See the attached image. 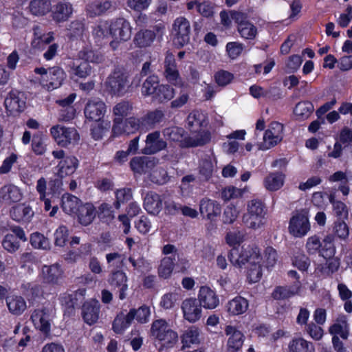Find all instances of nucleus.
<instances>
[{
	"instance_id": "bf43d9fd",
	"label": "nucleus",
	"mask_w": 352,
	"mask_h": 352,
	"mask_svg": "<svg viewBox=\"0 0 352 352\" xmlns=\"http://www.w3.org/2000/svg\"><path fill=\"white\" fill-rule=\"evenodd\" d=\"M330 203L333 205L334 214L339 219L340 221L344 220L348 218V210L345 204L339 201L334 200V196L330 195L329 196Z\"/></svg>"
},
{
	"instance_id": "aec40b11",
	"label": "nucleus",
	"mask_w": 352,
	"mask_h": 352,
	"mask_svg": "<svg viewBox=\"0 0 352 352\" xmlns=\"http://www.w3.org/2000/svg\"><path fill=\"white\" fill-rule=\"evenodd\" d=\"M260 255L261 252L259 249L258 248H254L252 249L250 257L247 259L246 262L250 263V264H258L260 262L273 264L278 261L277 252L276 250L272 247L265 248L261 259H259Z\"/></svg>"
},
{
	"instance_id": "5fc2aeb1",
	"label": "nucleus",
	"mask_w": 352,
	"mask_h": 352,
	"mask_svg": "<svg viewBox=\"0 0 352 352\" xmlns=\"http://www.w3.org/2000/svg\"><path fill=\"white\" fill-rule=\"evenodd\" d=\"M78 57L81 60L86 61L87 63H100L104 60L103 55L91 48H83L78 52Z\"/></svg>"
},
{
	"instance_id": "20e7f679",
	"label": "nucleus",
	"mask_w": 352,
	"mask_h": 352,
	"mask_svg": "<svg viewBox=\"0 0 352 352\" xmlns=\"http://www.w3.org/2000/svg\"><path fill=\"white\" fill-rule=\"evenodd\" d=\"M54 158L60 160L55 167V175L58 177L54 181L58 184V186L62 185L61 179L73 175L79 166L78 160L72 155L65 156V151L63 150H56L52 152Z\"/></svg>"
},
{
	"instance_id": "37998d69",
	"label": "nucleus",
	"mask_w": 352,
	"mask_h": 352,
	"mask_svg": "<svg viewBox=\"0 0 352 352\" xmlns=\"http://www.w3.org/2000/svg\"><path fill=\"white\" fill-rule=\"evenodd\" d=\"M21 289L29 302L40 298L43 293L41 285L32 283H23L21 286Z\"/></svg>"
},
{
	"instance_id": "13d9d810",
	"label": "nucleus",
	"mask_w": 352,
	"mask_h": 352,
	"mask_svg": "<svg viewBox=\"0 0 352 352\" xmlns=\"http://www.w3.org/2000/svg\"><path fill=\"white\" fill-rule=\"evenodd\" d=\"M71 72L79 78H86L91 74V67L86 61L76 60L72 63Z\"/></svg>"
},
{
	"instance_id": "2eb2a0df",
	"label": "nucleus",
	"mask_w": 352,
	"mask_h": 352,
	"mask_svg": "<svg viewBox=\"0 0 352 352\" xmlns=\"http://www.w3.org/2000/svg\"><path fill=\"white\" fill-rule=\"evenodd\" d=\"M232 17L238 24V32L245 39H254L257 34V28L253 23L246 19L243 13H232Z\"/></svg>"
},
{
	"instance_id": "4d7b16f0",
	"label": "nucleus",
	"mask_w": 352,
	"mask_h": 352,
	"mask_svg": "<svg viewBox=\"0 0 352 352\" xmlns=\"http://www.w3.org/2000/svg\"><path fill=\"white\" fill-rule=\"evenodd\" d=\"M314 105L309 101L298 102L294 110V113L298 120H305L308 118L314 111Z\"/></svg>"
},
{
	"instance_id": "423d86ee",
	"label": "nucleus",
	"mask_w": 352,
	"mask_h": 352,
	"mask_svg": "<svg viewBox=\"0 0 352 352\" xmlns=\"http://www.w3.org/2000/svg\"><path fill=\"white\" fill-rule=\"evenodd\" d=\"M283 125L272 122L265 131L263 141L258 143L259 150L267 151L278 144L283 139Z\"/></svg>"
},
{
	"instance_id": "9d476101",
	"label": "nucleus",
	"mask_w": 352,
	"mask_h": 352,
	"mask_svg": "<svg viewBox=\"0 0 352 352\" xmlns=\"http://www.w3.org/2000/svg\"><path fill=\"white\" fill-rule=\"evenodd\" d=\"M174 43L183 47L190 41V24L189 21L184 17H177L173 25Z\"/></svg>"
},
{
	"instance_id": "473e14b6",
	"label": "nucleus",
	"mask_w": 352,
	"mask_h": 352,
	"mask_svg": "<svg viewBox=\"0 0 352 352\" xmlns=\"http://www.w3.org/2000/svg\"><path fill=\"white\" fill-rule=\"evenodd\" d=\"M154 165L153 160L149 157H135L130 162L132 170L140 174L148 171Z\"/></svg>"
},
{
	"instance_id": "4be33fe9",
	"label": "nucleus",
	"mask_w": 352,
	"mask_h": 352,
	"mask_svg": "<svg viewBox=\"0 0 352 352\" xmlns=\"http://www.w3.org/2000/svg\"><path fill=\"white\" fill-rule=\"evenodd\" d=\"M199 211L203 218L212 221L220 214L221 207L216 201L204 198L200 201Z\"/></svg>"
},
{
	"instance_id": "7ed1b4c3",
	"label": "nucleus",
	"mask_w": 352,
	"mask_h": 352,
	"mask_svg": "<svg viewBox=\"0 0 352 352\" xmlns=\"http://www.w3.org/2000/svg\"><path fill=\"white\" fill-rule=\"evenodd\" d=\"M34 72L38 75L35 77L34 82L47 91H52L61 87L67 77L65 72L59 67L47 69L36 67L34 69Z\"/></svg>"
},
{
	"instance_id": "ea45409f",
	"label": "nucleus",
	"mask_w": 352,
	"mask_h": 352,
	"mask_svg": "<svg viewBox=\"0 0 352 352\" xmlns=\"http://www.w3.org/2000/svg\"><path fill=\"white\" fill-rule=\"evenodd\" d=\"M175 94V89L172 87L160 84L152 100L157 103H164L172 100Z\"/></svg>"
},
{
	"instance_id": "f704fd0d",
	"label": "nucleus",
	"mask_w": 352,
	"mask_h": 352,
	"mask_svg": "<svg viewBox=\"0 0 352 352\" xmlns=\"http://www.w3.org/2000/svg\"><path fill=\"white\" fill-rule=\"evenodd\" d=\"M249 307L248 301L241 297L237 296L230 300L227 304V311L233 316L245 313Z\"/></svg>"
},
{
	"instance_id": "b1692460",
	"label": "nucleus",
	"mask_w": 352,
	"mask_h": 352,
	"mask_svg": "<svg viewBox=\"0 0 352 352\" xmlns=\"http://www.w3.org/2000/svg\"><path fill=\"white\" fill-rule=\"evenodd\" d=\"M198 302L206 309H212L219 304V299L216 293L210 287H201L198 294Z\"/></svg>"
},
{
	"instance_id": "a211bd4d",
	"label": "nucleus",
	"mask_w": 352,
	"mask_h": 352,
	"mask_svg": "<svg viewBox=\"0 0 352 352\" xmlns=\"http://www.w3.org/2000/svg\"><path fill=\"white\" fill-rule=\"evenodd\" d=\"M31 320L36 329L43 334L47 336L51 329L50 314L47 309H35L31 315Z\"/></svg>"
},
{
	"instance_id": "7c9ffc66",
	"label": "nucleus",
	"mask_w": 352,
	"mask_h": 352,
	"mask_svg": "<svg viewBox=\"0 0 352 352\" xmlns=\"http://www.w3.org/2000/svg\"><path fill=\"white\" fill-rule=\"evenodd\" d=\"M329 331L333 336L339 335L342 339L346 340L349 335V326L346 317L344 315H340L329 327Z\"/></svg>"
},
{
	"instance_id": "4468645a",
	"label": "nucleus",
	"mask_w": 352,
	"mask_h": 352,
	"mask_svg": "<svg viewBox=\"0 0 352 352\" xmlns=\"http://www.w3.org/2000/svg\"><path fill=\"white\" fill-rule=\"evenodd\" d=\"M85 289H78L72 294H65L61 298V302L65 309V314L70 316L74 314V310L83 302L85 300Z\"/></svg>"
},
{
	"instance_id": "412c9836",
	"label": "nucleus",
	"mask_w": 352,
	"mask_h": 352,
	"mask_svg": "<svg viewBox=\"0 0 352 352\" xmlns=\"http://www.w3.org/2000/svg\"><path fill=\"white\" fill-rule=\"evenodd\" d=\"M225 333L229 337L227 342L228 352L239 351L244 341L242 332L233 326L228 325L225 328Z\"/></svg>"
},
{
	"instance_id": "72a5a7b5",
	"label": "nucleus",
	"mask_w": 352,
	"mask_h": 352,
	"mask_svg": "<svg viewBox=\"0 0 352 352\" xmlns=\"http://www.w3.org/2000/svg\"><path fill=\"white\" fill-rule=\"evenodd\" d=\"M112 3L109 0H96L87 6V12L90 16H99L111 9Z\"/></svg>"
},
{
	"instance_id": "a19ab883",
	"label": "nucleus",
	"mask_w": 352,
	"mask_h": 352,
	"mask_svg": "<svg viewBox=\"0 0 352 352\" xmlns=\"http://www.w3.org/2000/svg\"><path fill=\"white\" fill-rule=\"evenodd\" d=\"M284 179V175L280 173H270L264 179V186L270 191H276L283 186Z\"/></svg>"
},
{
	"instance_id": "58836bf2",
	"label": "nucleus",
	"mask_w": 352,
	"mask_h": 352,
	"mask_svg": "<svg viewBox=\"0 0 352 352\" xmlns=\"http://www.w3.org/2000/svg\"><path fill=\"white\" fill-rule=\"evenodd\" d=\"M151 309L147 305H142L138 309H131L128 313V318L132 321L135 319L140 324H145L149 321Z\"/></svg>"
},
{
	"instance_id": "338daca9",
	"label": "nucleus",
	"mask_w": 352,
	"mask_h": 352,
	"mask_svg": "<svg viewBox=\"0 0 352 352\" xmlns=\"http://www.w3.org/2000/svg\"><path fill=\"white\" fill-rule=\"evenodd\" d=\"M69 232L64 226H59L54 232V243L57 246L63 247L67 241Z\"/></svg>"
},
{
	"instance_id": "052dcab7",
	"label": "nucleus",
	"mask_w": 352,
	"mask_h": 352,
	"mask_svg": "<svg viewBox=\"0 0 352 352\" xmlns=\"http://www.w3.org/2000/svg\"><path fill=\"white\" fill-rule=\"evenodd\" d=\"M178 300L179 294L177 292H168L161 297L160 305L164 309H171L177 304Z\"/></svg>"
},
{
	"instance_id": "49530a36",
	"label": "nucleus",
	"mask_w": 352,
	"mask_h": 352,
	"mask_svg": "<svg viewBox=\"0 0 352 352\" xmlns=\"http://www.w3.org/2000/svg\"><path fill=\"white\" fill-rule=\"evenodd\" d=\"M62 274L59 265H43L41 277L47 283H56Z\"/></svg>"
},
{
	"instance_id": "cd10ccee",
	"label": "nucleus",
	"mask_w": 352,
	"mask_h": 352,
	"mask_svg": "<svg viewBox=\"0 0 352 352\" xmlns=\"http://www.w3.org/2000/svg\"><path fill=\"white\" fill-rule=\"evenodd\" d=\"M186 8L189 11L196 10L204 17H210L213 15L214 7L209 1H200V0H189L186 2Z\"/></svg>"
},
{
	"instance_id": "e2e57ef3",
	"label": "nucleus",
	"mask_w": 352,
	"mask_h": 352,
	"mask_svg": "<svg viewBox=\"0 0 352 352\" xmlns=\"http://www.w3.org/2000/svg\"><path fill=\"white\" fill-rule=\"evenodd\" d=\"M30 242L32 246L37 249L48 250L50 248L49 239L42 234L35 232L32 234Z\"/></svg>"
},
{
	"instance_id": "ddd939ff",
	"label": "nucleus",
	"mask_w": 352,
	"mask_h": 352,
	"mask_svg": "<svg viewBox=\"0 0 352 352\" xmlns=\"http://www.w3.org/2000/svg\"><path fill=\"white\" fill-rule=\"evenodd\" d=\"M107 110L104 102L99 98L88 100L84 109V113L89 120L100 122L104 117Z\"/></svg>"
},
{
	"instance_id": "680f3d73",
	"label": "nucleus",
	"mask_w": 352,
	"mask_h": 352,
	"mask_svg": "<svg viewBox=\"0 0 352 352\" xmlns=\"http://www.w3.org/2000/svg\"><path fill=\"white\" fill-rule=\"evenodd\" d=\"M131 322L132 320L128 318V314L118 315L113 320V329L116 333H121L131 325Z\"/></svg>"
},
{
	"instance_id": "1a4fd4ad",
	"label": "nucleus",
	"mask_w": 352,
	"mask_h": 352,
	"mask_svg": "<svg viewBox=\"0 0 352 352\" xmlns=\"http://www.w3.org/2000/svg\"><path fill=\"white\" fill-rule=\"evenodd\" d=\"M289 232L294 237H302L310 230V223L308 218V212L301 210L296 212L290 219Z\"/></svg>"
},
{
	"instance_id": "4c0bfd02",
	"label": "nucleus",
	"mask_w": 352,
	"mask_h": 352,
	"mask_svg": "<svg viewBox=\"0 0 352 352\" xmlns=\"http://www.w3.org/2000/svg\"><path fill=\"white\" fill-rule=\"evenodd\" d=\"M50 0H32L29 4V11L34 16H43L51 11Z\"/></svg>"
},
{
	"instance_id": "79ce46f5",
	"label": "nucleus",
	"mask_w": 352,
	"mask_h": 352,
	"mask_svg": "<svg viewBox=\"0 0 352 352\" xmlns=\"http://www.w3.org/2000/svg\"><path fill=\"white\" fill-rule=\"evenodd\" d=\"M160 85L159 78L155 75H151L144 81L141 93L144 97L151 96L153 98Z\"/></svg>"
},
{
	"instance_id": "c03bdc74",
	"label": "nucleus",
	"mask_w": 352,
	"mask_h": 352,
	"mask_svg": "<svg viewBox=\"0 0 352 352\" xmlns=\"http://www.w3.org/2000/svg\"><path fill=\"white\" fill-rule=\"evenodd\" d=\"M164 118V113L160 110H156L148 113L142 119V129L146 131L153 129L157 124H159Z\"/></svg>"
},
{
	"instance_id": "0eeeda50",
	"label": "nucleus",
	"mask_w": 352,
	"mask_h": 352,
	"mask_svg": "<svg viewBox=\"0 0 352 352\" xmlns=\"http://www.w3.org/2000/svg\"><path fill=\"white\" fill-rule=\"evenodd\" d=\"M107 85L112 94L122 96L129 91L131 82L126 73L115 70L108 77Z\"/></svg>"
},
{
	"instance_id": "69168bd1",
	"label": "nucleus",
	"mask_w": 352,
	"mask_h": 352,
	"mask_svg": "<svg viewBox=\"0 0 352 352\" xmlns=\"http://www.w3.org/2000/svg\"><path fill=\"white\" fill-rule=\"evenodd\" d=\"M162 342V347L163 348H172L178 341L177 333L173 329L166 331L160 338L158 339Z\"/></svg>"
},
{
	"instance_id": "de8ad7c7",
	"label": "nucleus",
	"mask_w": 352,
	"mask_h": 352,
	"mask_svg": "<svg viewBox=\"0 0 352 352\" xmlns=\"http://www.w3.org/2000/svg\"><path fill=\"white\" fill-rule=\"evenodd\" d=\"M156 35L150 30H142L137 32L134 38V43L140 47L150 46L154 41Z\"/></svg>"
},
{
	"instance_id": "e433bc0d",
	"label": "nucleus",
	"mask_w": 352,
	"mask_h": 352,
	"mask_svg": "<svg viewBox=\"0 0 352 352\" xmlns=\"http://www.w3.org/2000/svg\"><path fill=\"white\" fill-rule=\"evenodd\" d=\"M288 349L289 352H315L313 343L302 338L292 339L288 344Z\"/></svg>"
},
{
	"instance_id": "c9c22d12",
	"label": "nucleus",
	"mask_w": 352,
	"mask_h": 352,
	"mask_svg": "<svg viewBox=\"0 0 352 352\" xmlns=\"http://www.w3.org/2000/svg\"><path fill=\"white\" fill-rule=\"evenodd\" d=\"M300 289V283L298 282L292 287H276L272 296L276 300H283L298 294Z\"/></svg>"
},
{
	"instance_id": "9b49d317",
	"label": "nucleus",
	"mask_w": 352,
	"mask_h": 352,
	"mask_svg": "<svg viewBox=\"0 0 352 352\" xmlns=\"http://www.w3.org/2000/svg\"><path fill=\"white\" fill-rule=\"evenodd\" d=\"M142 129V119L130 117L125 120H113L112 133L115 136L129 135Z\"/></svg>"
},
{
	"instance_id": "f8f14e48",
	"label": "nucleus",
	"mask_w": 352,
	"mask_h": 352,
	"mask_svg": "<svg viewBox=\"0 0 352 352\" xmlns=\"http://www.w3.org/2000/svg\"><path fill=\"white\" fill-rule=\"evenodd\" d=\"M184 318L190 323L198 321L202 315V308L196 298L185 299L181 306Z\"/></svg>"
},
{
	"instance_id": "a18cd8bd",
	"label": "nucleus",
	"mask_w": 352,
	"mask_h": 352,
	"mask_svg": "<svg viewBox=\"0 0 352 352\" xmlns=\"http://www.w3.org/2000/svg\"><path fill=\"white\" fill-rule=\"evenodd\" d=\"M77 212L79 222L83 226L90 224L95 217L94 207L90 204L80 206Z\"/></svg>"
},
{
	"instance_id": "c756f323",
	"label": "nucleus",
	"mask_w": 352,
	"mask_h": 352,
	"mask_svg": "<svg viewBox=\"0 0 352 352\" xmlns=\"http://www.w3.org/2000/svg\"><path fill=\"white\" fill-rule=\"evenodd\" d=\"M200 341V329L196 326H191L186 329L181 336L182 349L199 344Z\"/></svg>"
},
{
	"instance_id": "39448f33",
	"label": "nucleus",
	"mask_w": 352,
	"mask_h": 352,
	"mask_svg": "<svg viewBox=\"0 0 352 352\" xmlns=\"http://www.w3.org/2000/svg\"><path fill=\"white\" fill-rule=\"evenodd\" d=\"M110 23L111 36L113 39L110 43V46L113 50H116L120 42L126 41L131 38L132 28L130 23L123 18L111 21Z\"/></svg>"
},
{
	"instance_id": "6ab92c4d",
	"label": "nucleus",
	"mask_w": 352,
	"mask_h": 352,
	"mask_svg": "<svg viewBox=\"0 0 352 352\" xmlns=\"http://www.w3.org/2000/svg\"><path fill=\"white\" fill-rule=\"evenodd\" d=\"M5 106L10 114L22 112L25 107L24 94L17 91H11L5 100Z\"/></svg>"
},
{
	"instance_id": "0e129e2a",
	"label": "nucleus",
	"mask_w": 352,
	"mask_h": 352,
	"mask_svg": "<svg viewBox=\"0 0 352 352\" xmlns=\"http://www.w3.org/2000/svg\"><path fill=\"white\" fill-rule=\"evenodd\" d=\"M243 195L242 189L236 188L232 186L226 187L222 190L221 198L225 201H228L231 199H236L241 197Z\"/></svg>"
},
{
	"instance_id": "6e6d98bb",
	"label": "nucleus",
	"mask_w": 352,
	"mask_h": 352,
	"mask_svg": "<svg viewBox=\"0 0 352 352\" xmlns=\"http://www.w3.org/2000/svg\"><path fill=\"white\" fill-rule=\"evenodd\" d=\"M170 327L168 322L164 319H157L154 320L151 327L150 332L152 336L158 340L164 334L166 333V331H170Z\"/></svg>"
},
{
	"instance_id": "09e8293b",
	"label": "nucleus",
	"mask_w": 352,
	"mask_h": 352,
	"mask_svg": "<svg viewBox=\"0 0 352 352\" xmlns=\"http://www.w3.org/2000/svg\"><path fill=\"white\" fill-rule=\"evenodd\" d=\"M111 23L109 21H100L93 28L92 35L96 42H100L111 35Z\"/></svg>"
},
{
	"instance_id": "393cba45",
	"label": "nucleus",
	"mask_w": 352,
	"mask_h": 352,
	"mask_svg": "<svg viewBox=\"0 0 352 352\" xmlns=\"http://www.w3.org/2000/svg\"><path fill=\"white\" fill-rule=\"evenodd\" d=\"M100 304L98 301L91 300L83 304L82 317L85 322L91 325L97 322L99 318Z\"/></svg>"
},
{
	"instance_id": "2f4dec72",
	"label": "nucleus",
	"mask_w": 352,
	"mask_h": 352,
	"mask_svg": "<svg viewBox=\"0 0 352 352\" xmlns=\"http://www.w3.org/2000/svg\"><path fill=\"white\" fill-rule=\"evenodd\" d=\"M144 206L148 213L158 214L162 209V200L159 195L151 192L144 197Z\"/></svg>"
},
{
	"instance_id": "603ef678",
	"label": "nucleus",
	"mask_w": 352,
	"mask_h": 352,
	"mask_svg": "<svg viewBox=\"0 0 352 352\" xmlns=\"http://www.w3.org/2000/svg\"><path fill=\"white\" fill-rule=\"evenodd\" d=\"M333 241L334 236L331 234H328L321 241L322 245L320 250V255L327 260L335 255L336 248Z\"/></svg>"
},
{
	"instance_id": "c85d7f7f",
	"label": "nucleus",
	"mask_w": 352,
	"mask_h": 352,
	"mask_svg": "<svg viewBox=\"0 0 352 352\" xmlns=\"http://www.w3.org/2000/svg\"><path fill=\"white\" fill-rule=\"evenodd\" d=\"M7 307L9 311L15 316L21 315L27 309L25 299L18 295H10L6 298Z\"/></svg>"
},
{
	"instance_id": "f257e3e1",
	"label": "nucleus",
	"mask_w": 352,
	"mask_h": 352,
	"mask_svg": "<svg viewBox=\"0 0 352 352\" xmlns=\"http://www.w3.org/2000/svg\"><path fill=\"white\" fill-rule=\"evenodd\" d=\"M162 133L165 138L178 142L182 148L203 146L210 140V133L205 131L186 135L184 129L170 126L164 129Z\"/></svg>"
},
{
	"instance_id": "5701e85b",
	"label": "nucleus",
	"mask_w": 352,
	"mask_h": 352,
	"mask_svg": "<svg viewBox=\"0 0 352 352\" xmlns=\"http://www.w3.org/2000/svg\"><path fill=\"white\" fill-rule=\"evenodd\" d=\"M23 195L21 190L16 185L8 184L0 188V199L8 204L20 201Z\"/></svg>"
},
{
	"instance_id": "a878e982",
	"label": "nucleus",
	"mask_w": 352,
	"mask_h": 352,
	"mask_svg": "<svg viewBox=\"0 0 352 352\" xmlns=\"http://www.w3.org/2000/svg\"><path fill=\"white\" fill-rule=\"evenodd\" d=\"M34 214L30 206L26 204H17L10 210L12 219L16 221L29 222Z\"/></svg>"
},
{
	"instance_id": "6e6552de",
	"label": "nucleus",
	"mask_w": 352,
	"mask_h": 352,
	"mask_svg": "<svg viewBox=\"0 0 352 352\" xmlns=\"http://www.w3.org/2000/svg\"><path fill=\"white\" fill-rule=\"evenodd\" d=\"M50 133L55 142L63 147L75 144L80 139L78 133L73 127H66L58 124L50 129Z\"/></svg>"
},
{
	"instance_id": "dca6fc26",
	"label": "nucleus",
	"mask_w": 352,
	"mask_h": 352,
	"mask_svg": "<svg viewBox=\"0 0 352 352\" xmlns=\"http://www.w3.org/2000/svg\"><path fill=\"white\" fill-rule=\"evenodd\" d=\"M164 77L174 85H182V80L179 76V71L173 54L167 52L164 60Z\"/></svg>"
},
{
	"instance_id": "bb28decb",
	"label": "nucleus",
	"mask_w": 352,
	"mask_h": 352,
	"mask_svg": "<svg viewBox=\"0 0 352 352\" xmlns=\"http://www.w3.org/2000/svg\"><path fill=\"white\" fill-rule=\"evenodd\" d=\"M34 38L32 41V46L35 49L43 50L47 45L50 44L54 40L53 32L45 33L38 26H36L33 29Z\"/></svg>"
},
{
	"instance_id": "8fccbe9b",
	"label": "nucleus",
	"mask_w": 352,
	"mask_h": 352,
	"mask_svg": "<svg viewBox=\"0 0 352 352\" xmlns=\"http://www.w3.org/2000/svg\"><path fill=\"white\" fill-rule=\"evenodd\" d=\"M80 206V201L76 196L67 195L62 197V208L67 214L76 213Z\"/></svg>"
},
{
	"instance_id": "774afa93",
	"label": "nucleus",
	"mask_w": 352,
	"mask_h": 352,
	"mask_svg": "<svg viewBox=\"0 0 352 352\" xmlns=\"http://www.w3.org/2000/svg\"><path fill=\"white\" fill-rule=\"evenodd\" d=\"M239 210L234 205L228 206L223 212V221L224 223H232L238 217Z\"/></svg>"
},
{
	"instance_id": "f03ea898",
	"label": "nucleus",
	"mask_w": 352,
	"mask_h": 352,
	"mask_svg": "<svg viewBox=\"0 0 352 352\" xmlns=\"http://www.w3.org/2000/svg\"><path fill=\"white\" fill-rule=\"evenodd\" d=\"M267 209L265 204L258 199L248 201L246 212L243 214V225L254 230L261 229L266 223Z\"/></svg>"
},
{
	"instance_id": "3c124183",
	"label": "nucleus",
	"mask_w": 352,
	"mask_h": 352,
	"mask_svg": "<svg viewBox=\"0 0 352 352\" xmlns=\"http://www.w3.org/2000/svg\"><path fill=\"white\" fill-rule=\"evenodd\" d=\"M73 12L72 6L70 3H60L56 5L53 12V18L58 22L67 20Z\"/></svg>"
},
{
	"instance_id": "f3484780",
	"label": "nucleus",
	"mask_w": 352,
	"mask_h": 352,
	"mask_svg": "<svg viewBox=\"0 0 352 352\" xmlns=\"http://www.w3.org/2000/svg\"><path fill=\"white\" fill-rule=\"evenodd\" d=\"M167 143L160 138L158 131L148 133L145 140V146L142 148V153L152 155L164 150Z\"/></svg>"
},
{
	"instance_id": "864d4df0",
	"label": "nucleus",
	"mask_w": 352,
	"mask_h": 352,
	"mask_svg": "<svg viewBox=\"0 0 352 352\" xmlns=\"http://www.w3.org/2000/svg\"><path fill=\"white\" fill-rule=\"evenodd\" d=\"M133 108V103L129 100H122L113 107V114L116 116L114 120H122L125 116L131 113Z\"/></svg>"
}]
</instances>
